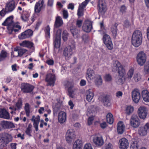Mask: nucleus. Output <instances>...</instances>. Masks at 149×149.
<instances>
[{
    "mask_svg": "<svg viewBox=\"0 0 149 149\" xmlns=\"http://www.w3.org/2000/svg\"><path fill=\"white\" fill-rule=\"evenodd\" d=\"M142 35L141 32L139 30H136L132 35L131 42L132 45L136 47L139 46L142 43Z\"/></svg>",
    "mask_w": 149,
    "mask_h": 149,
    "instance_id": "f257e3e1",
    "label": "nucleus"
},
{
    "mask_svg": "<svg viewBox=\"0 0 149 149\" xmlns=\"http://www.w3.org/2000/svg\"><path fill=\"white\" fill-rule=\"evenodd\" d=\"M86 74L88 75V78L90 80L95 79L96 81V84L97 86L102 84V80L101 76L99 75H96L94 70L90 68H88Z\"/></svg>",
    "mask_w": 149,
    "mask_h": 149,
    "instance_id": "f03ea898",
    "label": "nucleus"
},
{
    "mask_svg": "<svg viewBox=\"0 0 149 149\" xmlns=\"http://www.w3.org/2000/svg\"><path fill=\"white\" fill-rule=\"evenodd\" d=\"M12 139V137L10 134H3L0 139V148L1 149L4 148Z\"/></svg>",
    "mask_w": 149,
    "mask_h": 149,
    "instance_id": "7ed1b4c3",
    "label": "nucleus"
},
{
    "mask_svg": "<svg viewBox=\"0 0 149 149\" xmlns=\"http://www.w3.org/2000/svg\"><path fill=\"white\" fill-rule=\"evenodd\" d=\"M75 46L73 45H69L65 48L63 51V56L65 59L68 60L70 58L73 54V50Z\"/></svg>",
    "mask_w": 149,
    "mask_h": 149,
    "instance_id": "20e7f679",
    "label": "nucleus"
},
{
    "mask_svg": "<svg viewBox=\"0 0 149 149\" xmlns=\"http://www.w3.org/2000/svg\"><path fill=\"white\" fill-rule=\"evenodd\" d=\"M20 88L23 93H31L33 92L34 87L29 83H23L21 85Z\"/></svg>",
    "mask_w": 149,
    "mask_h": 149,
    "instance_id": "39448f33",
    "label": "nucleus"
},
{
    "mask_svg": "<svg viewBox=\"0 0 149 149\" xmlns=\"http://www.w3.org/2000/svg\"><path fill=\"white\" fill-rule=\"evenodd\" d=\"M92 138L93 143L96 146L101 147L103 144L104 141L102 136L95 135L93 136Z\"/></svg>",
    "mask_w": 149,
    "mask_h": 149,
    "instance_id": "423d86ee",
    "label": "nucleus"
},
{
    "mask_svg": "<svg viewBox=\"0 0 149 149\" xmlns=\"http://www.w3.org/2000/svg\"><path fill=\"white\" fill-rule=\"evenodd\" d=\"M56 80V76L54 74L49 73L47 74L45 78V81L47 83V86H54Z\"/></svg>",
    "mask_w": 149,
    "mask_h": 149,
    "instance_id": "0eeeda50",
    "label": "nucleus"
},
{
    "mask_svg": "<svg viewBox=\"0 0 149 149\" xmlns=\"http://www.w3.org/2000/svg\"><path fill=\"white\" fill-rule=\"evenodd\" d=\"M61 31V29H59L56 33L54 44V47L56 49L60 48V47Z\"/></svg>",
    "mask_w": 149,
    "mask_h": 149,
    "instance_id": "6e6552de",
    "label": "nucleus"
},
{
    "mask_svg": "<svg viewBox=\"0 0 149 149\" xmlns=\"http://www.w3.org/2000/svg\"><path fill=\"white\" fill-rule=\"evenodd\" d=\"M102 40L106 47L109 50H111L113 47L111 38L109 35L105 34L103 37Z\"/></svg>",
    "mask_w": 149,
    "mask_h": 149,
    "instance_id": "1a4fd4ad",
    "label": "nucleus"
},
{
    "mask_svg": "<svg viewBox=\"0 0 149 149\" xmlns=\"http://www.w3.org/2000/svg\"><path fill=\"white\" fill-rule=\"evenodd\" d=\"M146 60V54L143 52H139L136 57V60L138 64L141 66L144 65Z\"/></svg>",
    "mask_w": 149,
    "mask_h": 149,
    "instance_id": "9d476101",
    "label": "nucleus"
},
{
    "mask_svg": "<svg viewBox=\"0 0 149 149\" xmlns=\"http://www.w3.org/2000/svg\"><path fill=\"white\" fill-rule=\"evenodd\" d=\"M17 5L14 0H9L6 3L5 9L9 13L13 11Z\"/></svg>",
    "mask_w": 149,
    "mask_h": 149,
    "instance_id": "9b49d317",
    "label": "nucleus"
},
{
    "mask_svg": "<svg viewBox=\"0 0 149 149\" xmlns=\"http://www.w3.org/2000/svg\"><path fill=\"white\" fill-rule=\"evenodd\" d=\"M92 25V22L88 20H85L82 26V29L86 33H89L93 29Z\"/></svg>",
    "mask_w": 149,
    "mask_h": 149,
    "instance_id": "f8f14e48",
    "label": "nucleus"
},
{
    "mask_svg": "<svg viewBox=\"0 0 149 149\" xmlns=\"http://www.w3.org/2000/svg\"><path fill=\"white\" fill-rule=\"evenodd\" d=\"M138 114L139 117L141 119H145L148 114V110L144 107H140L138 110Z\"/></svg>",
    "mask_w": 149,
    "mask_h": 149,
    "instance_id": "ddd939ff",
    "label": "nucleus"
},
{
    "mask_svg": "<svg viewBox=\"0 0 149 149\" xmlns=\"http://www.w3.org/2000/svg\"><path fill=\"white\" fill-rule=\"evenodd\" d=\"M33 35V31L30 29H28L22 33L18 36L20 39H24L29 38Z\"/></svg>",
    "mask_w": 149,
    "mask_h": 149,
    "instance_id": "4468645a",
    "label": "nucleus"
},
{
    "mask_svg": "<svg viewBox=\"0 0 149 149\" xmlns=\"http://www.w3.org/2000/svg\"><path fill=\"white\" fill-rule=\"evenodd\" d=\"M43 0H40L37 2L34 6V12L36 13H40L45 7Z\"/></svg>",
    "mask_w": 149,
    "mask_h": 149,
    "instance_id": "2eb2a0df",
    "label": "nucleus"
},
{
    "mask_svg": "<svg viewBox=\"0 0 149 149\" xmlns=\"http://www.w3.org/2000/svg\"><path fill=\"white\" fill-rule=\"evenodd\" d=\"M131 125L134 127H138L140 125V122L138 116L133 115L132 116L130 120Z\"/></svg>",
    "mask_w": 149,
    "mask_h": 149,
    "instance_id": "dca6fc26",
    "label": "nucleus"
},
{
    "mask_svg": "<svg viewBox=\"0 0 149 149\" xmlns=\"http://www.w3.org/2000/svg\"><path fill=\"white\" fill-rule=\"evenodd\" d=\"M13 19V16H9L5 19L2 24V25L3 26H7L8 30L9 31L12 25L14 24V22Z\"/></svg>",
    "mask_w": 149,
    "mask_h": 149,
    "instance_id": "f3484780",
    "label": "nucleus"
},
{
    "mask_svg": "<svg viewBox=\"0 0 149 149\" xmlns=\"http://www.w3.org/2000/svg\"><path fill=\"white\" fill-rule=\"evenodd\" d=\"M113 71H118V72H119V71H120V72L125 70L123 66L117 60L114 61L113 63Z\"/></svg>",
    "mask_w": 149,
    "mask_h": 149,
    "instance_id": "a211bd4d",
    "label": "nucleus"
},
{
    "mask_svg": "<svg viewBox=\"0 0 149 149\" xmlns=\"http://www.w3.org/2000/svg\"><path fill=\"white\" fill-rule=\"evenodd\" d=\"M132 97L134 102L135 103L139 102L141 97L140 93L139 91L137 89H135L132 92Z\"/></svg>",
    "mask_w": 149,
    "mask_h": 149,
    "instance_id": "6ab92c4d",
    "label": "nucleus"
},
{
    "mask_svg": "<svg viewBox=\"0 0 149 149\" xmlns=\"http://www.w3.org/2000/svg\"><path fill=\"white\" fill-rule=\"evenodd\" d=\"M75 132L74 131H67L66 134L65 138L67 142L71 143L75 137Z\"/></svg>",
    "mask_w": 149,
    "mask_h": 149,
    "instance_id": "aec40b11",
    "label": "nucleus"
},
{
    "mask_svg": "<svg viewBox=\"0 0 149 149\" xmlns=\"http://www.w3.org/2000/svg\"><path fill=\"white\" fill-rule=\"evenodd\" d=\"M68 86H69L68 89V95L69 97L72 98H73L74 96V89L73 88L74 84L73 82H70L68 81L67 83Z\"/></svg>",
    "mask_w": 149,
    "mask_h": 149,
    "instance_id": "412c9836",
    "label": "nucleus"
},
{
    "mask_svg": "<svg viewBox=\"0 0 149 149\" xmlns=\"http://www.w3.org/2000/svg\"><path fill=\"white\" fill-rule=\"evenodd\" d=\"M119 147L120 149H127L129 146L128 140L125 138H123L119 141Z\"/></svg>",
    "mask_w": 149,
    "mask_h": 149,
    "instance_id": "4be33fe9",
    "label": "nucleus"
},
{
    "mask_svg": "<svg viewBox=\"0 0 149 149\" xmlns=\"http://www.w3.org/2000/svg\"><path fill=\"white\" fill-rule=\"evenodd\" d=\"M97 10L99 14L102 15L104 14L107 10V8L105 5L103 4L102 2H99L97 5Z\"/></svg>",
    "mask_w": 149,
    "mask_h": 149,
    "instance_id": "5701e85b",
    "label": "nucleus"
},
{
    "mask_svg": "<svg viewBox=\"0 0 149 149\" xmlns=\"http://www.w3.org/2000/svg\"><path fill=\"white\" fill-rule=\"evenodd\" d=\"M118 25V24L117 23H116L113 24L111 27L110 30L112 33V35L113 38H116L117 35V32L118 30L117 26Z\"/></svg>",
    "mask_w": 149,
    "mask_h": 149,
    "instance_id": "b1692460",
    "label": "nucleus"
},
{
    "mask_svg": "<svg viewBox=\"0 0 149 149\" xmlns=\"http://www.w3.org/2000/svg\"><path fill=\"white\" fill-rule=\"evenodd\" d=\"M0 118L5 119L10 118L9 113L4 108H0Z\"/></svg>",
    "mask_w": 149,
    "mask_h": 149,
    "instance_id": "393cba45",
    "label": "nucleus"
},
{
    "mask_svg": "<svg viewBox=\"0 0 149 149\" xmlns=\"http://www.w3.org/2000/svg\"><path fill=\"white\" fill-rule=\"evenodd\" d=\"M118 82L119 83V84H122L125 81V70L124 71H122L120 72L119 71L118 72Z\"/></svg>",
    "mask_w": 149,
    "mask_h": 149,
    "instance_id": "a878e982",
    "label": "nucleus"
},
{
    "mask_svg": "<svg viewBox=\"0 0 149 149\" xmlns=\"http://www.w3.org/2000/svg\"><path fill=\"white\" fill-rule=\"evenodd\" d=\"M19 45L21 46L26 47L31 49L34 47V44L31 41L28 40H24L21 43H20Z\"/></svg>",
    "mask_w": 149,
    "mask_h": 149,
    "instance_id": "bb28decb",
    "label": "nucleus"
},
{
    "mask_svg": "<svg viewBox=\"0 0 149 149\" xmlns=\"http://www.w3.org/2000/svg\"><path fill=\"white\" fill-rule=\"evenodd\" d=\"M63 23V21L62 18L60 16H58L56 18L54 27V28H58L62 26Z\"/></svg>",
    "mask_w": 149,
    "mask_h": 149,
    "instance_id": "cd10ccee",
    "label": "nucleus"
},
{
    "mask_svg": "<svg viewBox=\"0 0 149 149\" xmlns=\"http://www.w3.org/2000/svg\"><path fill=\"white\" fill-rule=\"evenodd\" d=\"M66 114L65 112L63 111H61L59 112L58 115V119L59 122L62 123H64L66 120Z\"/></svg>",
    "mask_w": 149,
    "mask_h": 149,
    "instance_id": "c85d7f7f",
    "label": "nucleus"
},
{
    "mask_svg": "<svg viewBox=\"0 0 149 149\" xmlns=\"http://www.w3.org/2000/svg\"><path fill=\"white\" fill-rule=\"evenodd\" d=\"M83 143L80 139L76 140L74 143L73 145V149H82Z\"/></svg>",
    "mask_w": 149,
    "mask_h": 149,
    "instance_id": "c756f323",
    "label": "nucleus"
},
{
    "mask_svg": "<svg viewBox=\"0 0 149 149\" xmlns=\"http://www.w3.org/2000/svg\"><path fill=\"white\" fill-rule=\"evenodd\" d=\"M86 96L87 100L90 102L93 98L94 94L91 90H89L86 91Z\"/></svg>",
    "mask_w": 149,
    "mask_h": 149,
    "instance_id": "7c9ffc66",
    "label": "nucleus"
},
{
    "mask_svg": "<svg viewBox=\"0 0 149 149\" xmlns=\"http://www.w3.org/2000/svg\"><path fill=\"white\" fill-rule=\"evenodd\" d=\"M142 96L145 102H149V92L147 90H143L142 92Z\"/></svg>",
    "mask_w": 149,
    "mask_h": 149,
    "instance_id": "2f4dec72",
    "label": "nucleus"
},
{
    "mask_svg": "<svg viewBox=\"0 0 149 149\" xmlns=\"http://www.w3.org/2000/svg\"><path fill=\"white\" fill-rule=\"evenodd\" d=\"M21 28V27L19 25L14 23L9 31H10L11 32L14 31L15 32H16L18 31L19 30H20Z\"/></svg>",
    "mask_w": 149,
    "mask_h": 149,
    "instance_id": "473e14b6",
    "label": "nucleus"
},
{
    "mask_svg": "<svg viewBox=\"0 0 149 149\" xmlns=\"http://www.w3.org/2000/svg\"><path fill=\"white\" fill-rule=\"evenodd\" d=\"M125 127L123 122L122 121H119L117 124V130H124L125 129H130V128H125Z\"/></svg>",
    "mask_w": 149,
    "mask_h": 149,
    "instance_id": "72a5a7b5",
    "label": "nucleus"
},
{
    "mask_svg": "<svg viewBox=\"0 0 149 149\" xmlns=\"http://www.w3.org/2000/svg\"><path fill=\"white\" fill-rule=\"evenodd\" d=\"M103 103L104 106H109L110 104V100L109 97L107 95L104 96L102 99Z\"/></svg>",
    "mask_w": 149,
    "mask_h": 149,
    "instance_id": "f704fd0d",
    "label": "nucleus"
},
{
    "mask_svg": "<svg viewBox=\"0 0 149 149\" xmlns=\"http://www.w3.org/2000/svg\"><path fill=\"white\" fill-rule=\"evenodd\" d=\"M70 31L73 36H75L77 37L79 36L80 30L78 29L77 28H70Z\"/></svg>",
    "mask_w": 149,
    "mask_h": 149,
    "instance_id": "c9c22d12",
    "label": "nucleus"
},
{
    "mask_svg": "<svg viewBox=\"0 0 149 149\" xmlns=\"http://www.w3.org/2000/svg\"><path fill=\"white\" fill-rule=\"evenodd\" d=\"M23 13L21 16V19L24 21H27L28 20V18L30 16V14L26 11H23Z\"/></svg>",
    "mask_w": 149,
    "mask_h": 149,
    "instance_id": "e433bc0d",
    "label": "nucleus"
},
{
    "mask_svg": "<svg viewBox=\"0 0 149 149\" xmlns=\"http://www.w3.org/2000/svg\"><path fill=\"white\" fill-rule=\"evenodd\" d=\"M134 110V108L133 106H127L125 110V113L127 115H130L133 113Z\"/></svg>",
    "mask_w": 149,
    "mask_h": 149,
    "instance_id": "4c0bfd02",
    "label": "nucleus"
},
{
    "mask_svg": "<svg viewBox=\"0 0 149 149\" xmlns=\"http://www.w3.org/2000/svg\"><path fill=\"white\" fill-rule=\"evenodd\" d=\"M7 56V52L4 50H2L0 53V61L4 60Z\"/></svg>",
    "mask_w": 149,
    "mask_h": 149,
    "instance_id": "58836bf2",
    "label": "nucleus"
},
{
    "mask_svg": "<svg viewBox=\"0 0 149 149\" xmlns=\"http://www.w3.org/2000/svg\"><path fill=\"white\" fill-rule=\"evenodd\" d=\"M107 123L109 124H112L113 122V118L112 114L111 113H109L107 115Z\"/></svg>",
    "mask_w": 149,
    "mask_h": 149,
    "instance_id": "ea45409f",
    "label": "nucleus"
},
{
    "mask_svg": "<svg viewBox=\"0 0 149 149\" xmlns=\"http://www.w3.org/2000/svg\"><path fill=\"white\" fill-rule=\"evenodd\" d=\"M22 99L19 98L17 100V102L16 103L15 106L18 110H20L22 107Z\"/></svg>",
    "mask_w": 149,
    "mask_h": 149,
    "instance_id": "a19ab883",
    "label": "nucleus"
},
{
    "mask_svg": "<svg viewBox=\"0 0 149 149\" xmlns=\"http://www.w3.org/2000/svg\"><path fill=\"white\" fill-rule=\"evenodd\" d=\"M24 110L27 116H29L30 113V107L29 103H26L25 104Z\"/></svg>",
    "mask_w": 149,
    "mask_h": 149,
    "instance_id": "79ce46f5",
    "label": "nucleus"
},
{
    "mask_svg": "<svg viewBox=\"0 0 149 149\" xmlns=\"http://www.w3.org/2000/svg\"><path fill=\"white\" fill-rule=\"evenodd\" d=\"M50 28L49 25H47L45 28V37L46 38H50Z\"/></svg>",
    "mask_w": 149,
    "mask_h": 149,
    "instance_id": "37998d69",
    "label": "nucleus"
},
{
    "mask_svg": "<svg viewBox=\"0 0 149 149\" xmlns=\"http://www.w3.org/2000/svg\"><path fill=\"white\" fill-rule=\"evenodd\" d=\"M139 146L137 141H132L131 145V149H138Z\"/></svg>",
    "mask_w": 149,
    "mask_h": 149,
    "instance_id": "c03bdc74",
    "label": "nucleus"
},
{
    "mask_svg": "<svg viewBox=\"0 0 149 149\" xmlns=\"http://www.w3.org/2000/svg\"><path fill=\"white\" fill-rule=\"evenodd\" d=\"M90 0H85L81 4L79 5V7L84 9V8L86 7V5L90 1Z\"/></svg>",
    "mask_w": 149,
    "mask_h": 149,
    "instance_id": "a18cd8bd",
    "label": "nucleus"
},
{
    "mask_svg": "<svg viewBox=\"0 0 149 149\" xmlns=\"http://www.w3.org/2000/svg\"><path fill=\"white\" fill-rule=\"evenodd\" d=\"M144 71L146 74L149 73V61L144 65Z\"/></svg>",
    "mask_w": 149,
    "mask_h": 149,
    "instance_id": "49530a36",
    "label": "nucleus"
},
{
    "mask_svg": "<svg viewBox=\"0 0 149 149\" xmlns=\"http://www.w3.org/2000/svg\"><path fill=\"white\" fill-rule=\"evenodd\" d=\"M123 26L124 29L129 28L130 24L129 21L128 19L125 20L123 22Z\"/></svg>",
    "mask_w": 149,
    "mask_h": 149,
    "instance_id": "de8ad7c7",
    "label": "nucleus"
},
{
    "mask_svg": "<svg viewBox=\"0 0 149 149\" xmlns=\"http://www.w3.org/2000/svg\"><path fill=\"white\" fill-rule=\"evenodd\" d=\"M77 15L78 17L83 16L84 15V9L78 7Z\"/></svg>",
    "mask_w": 149,
    "mask_h": 149,
    "instance_id": "09e8293b",
    "label": "nucleus"
},
{
    "mask_svg": "<svg viewBox=\"0 0 149 149\" xmlns=\"http://www.w3.org/2000/svg\"><path fill=\"white\" fill-rule=\"evenodd\" d=\"M40 120V117L39 116H38L36 117L34 116H33L31 119V120L32 121H33V123H39Z\"/></svg>",
    "mask_w": 149,
    "mask_h": 149,
    "instance_id": "8fccbe9b",
    "label": "nucleus"
},
{
    "mask_svg": "<svg viewBox=\"0 0 149 149\" xmlns=\"http://www.w3.org/2000/svg\"><path fill=\"white\" fill-rule=\"evenodd\" d=\"M127 10V7L124 5H123L121 6L120 8V12L122 14L125 13L126 12Z\"/></svg>",
    "mask_w": 149,
    "mask_h": 149,
    "instance_id": "3c124183",
    "label": "nucleus"
},
{
    "mask_svg": "<svg viewBox=\"0 0 149 149\" xmlns=\"http://www.w3.org/2000/svg\"><path fill=\"white\" fill-rule=\"evenodd\" d=\"M27 50L26 49H19L18 51V56H21L23 54L26 52Z\"/></svg>",
    "mask_w": 149,
    "mask_h": 149,
    "instance_id": "603ef678",
    "label": "nucleus"
},
{
    "mask_svg": "<svg viewBox=\"0 0 149 149\" xmlns=\"http://www.w3.org/2000/svg\"><path fill=\"white\" fill-rule=\"evenodd\" d=\"M134 69L133 68H132L130 69L127 73V77L129 78H131L133 74L134 73Z\"/></svg>",
    "mask_w": 149,
    "mask_h": 149,
    "instance_id": "864d4df0",
    "label": "nucleus"
},
{
    "mask_svg": "<svg viewBox=\"0 0 149 149\" xmlns=\"http://www.w3.org/2000/svg\"><path fill=\"white\" fill-rule=\"evenodd\" d=\"M68 34L66 31H64L62 34V38L65 42L67 41L68 39Z\"/></svg>",
    "mask_w": 149,
    "mask_h": 149,
    "instance_id": "5fc2aeb1",
    "label": "nucleus"
},
{
    "mask_svg": "<svg viewBox=\"0 0 149 149\" xmlns=\"http://www.w3.org/2000/svg\"><path fill=\"white\" fill-rule=\"evenodd\" d=\"M8 122L7 121H3L1 122V125L3 129H7Z\"/></svg>",
    "mask_w": 149,
    "mask_h": 149,
    "instance_id": "6e6d98bb",
    "label": "nucleus"
},
{
    "mask_svg": "<svg viewBox=\"0 0 149 149\" xmlns=\"http://www.w3.org/2000/svg\"><path fill=\"white\" fill-rule=\"evenodd\" d=\"M81 38L84 42H86L88 40L89 36L88 34H83Z\"/></svg>",
    "mask_w": 149,
    "mask_h": 149,
    "instance_id": "4d7b16f0",
    "label": "nucleus"
},
{
    "mask_svg": "<svg viewBox=\"0 0 149 149\" xmlns=\"http://www.w3.org/2000/svg\"><path fill=\"white\" fill-rule=\"evenodd\" d=\"M134 80L136 82H138L141 79V76L139 74H135L134 77Z\"/></svg>",
    "mask_w": 149,
    "mask_h": 149,
    "instance_id": "13d9d810",
    "label": "nucleus"
},
{
    "mask_svg": "<svg viewBox=\"0 0 149 149\" xmlns=\"http://www.w3.org/2000/svg\"><path fill=\"white\" fill-rule=\"evenodd\" d=\"M63 18L65 19H67L68 17V11L66 10L63 9Z\"/></svg>",
    "mask_w": 149,
    "mask_h": 149,
    "instance_id": "bf43d9fd",
    "label": "nucleus"
},
{
    "mask_svg": "<svg viewBox=\"0 0 149 149\" xmlns=\"http://www.w3.org/2000/svg\"><path fill=\"white\" fill-rule=\"evenodd\" d=\"M104 79L106 81H110L112 79L111 76L109 74H106L104 76Z\"/></svg>",
    "mask_w": 149,
    "mask_h": 149,
    "instance_id": "052dcab7",
    "label": "nucleus"
},
{
    "mask_svg": "<svg viewBox=\"0 0 149 149\" xmlns=\"http://www.w3.org/2000/svg\"><path fill=\"white\" fill-rule=\"evenodd\" d=\"M15 127V126L13 123L10 122H8L7 129L13 128Z\"/></svg>",
    "mask_w": 149,
    "mask_h": 149,
    "instance_id": "680f3d73",
    "label": "nucleus"
},
{
    "mask_svg": "<svg viewBox=\"0 0 149 149\" xmlns=\"http://www.w3.org/2000/svg\"><path fill=\"white\" fill-rule=\"evenodd\" d=\"M104 147L105 149H113V145L110 143L106 144Z\"/></svg>",
    "mask_w": 149,
    "mask_h": 149,
    "instance_id": "e2e57ef3",
    "label": "nucleus"
},
{
    "mask_svg": "<svg viewBox=\"0 0 149 149\" xmlns=\"http://www.w3.org/2000/svg\"><path fill=\"white\" fill-rule=\"evenodd\" d=\"M9 13L7 12V11L5 8H3L2 10L0 11V15L2 17H4L6 14Z\"/></svg>",
    "mask_w": 149,
    "mask_h": 149,
    "instance_id": "0e129e2a",
    "label": "nucleus"
},
{
    "mask_svg": "<svg viewBox=\"0 0 149 149\" xmlns=\"http://www.w3.org/2000/svg\"><path fill=\"white\" fill-rule=\"evenodd\" d=\"M83 22V21L82 20H77L76 21V25L77 26L78 28L81 27Z\"/></svg>",
    "mask_w": 149,
    "mask_h": 149,
    "instance_id": "69168bd1",
    "label": "nucleus"
},
{
    "mask_svg": "<svg viewBox=\"0 0 149 149\" xmlns=\"http://www.w3.org/2000/svg\"><path fill=\"white\" fill-rule=\"evenodd\" d=\"M94 119V118L93 116L90 117L88 118V125H90L92 124Z\"/></svg>",
    "mask_w": 149,
    "mask_h": 149,
    "instance_id": "338daca9",
    "label": "nucleus"
},
{
    "mask_svg": "<svg viewBox=\"0 0 149 149\" xmlns=\"http://www.w3.org/2000/svg\"><path fill=\"white\" fill-rule=\"evenodd\" d=\"M84 149H93V148L91 144L87 143L84 145Z\"/></svg>",
    "mask_w": 149,
    "mask_h": 149,
    "instance_id": "774afa93",
    "label": "nucleus"
}]
</instances>
